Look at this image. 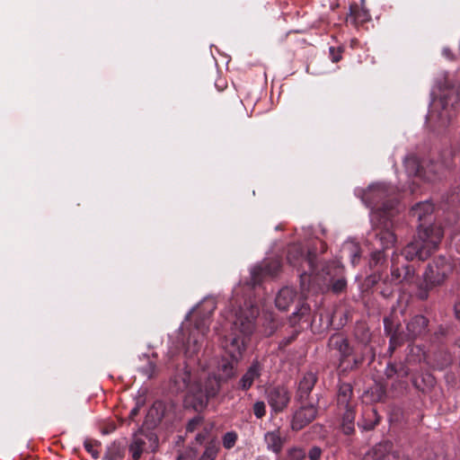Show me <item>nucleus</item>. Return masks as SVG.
Segmentation results:
<instances>
[{
	"label": "nucleus",
	"instance_id": "1",
	"mask_svg": "<svg viewBox=\"0 0 460 460\" xmlns=\"http://www.w3.org/2000/svg\"><path fill=\"white\" fill-rule=\"evenodd\" d=\"M435 206L429 200L416 203L409 211L411 221L417 223L419 240L404 246V259L420 261L427 260L440 243L444 232L434 224Z\"/></svg>",
	"mask_w": 460,
	"mask_h": 460
},
{
	"label": "nucleus",
	"instance_id": "2",
	"mask_svg": "<svg viewBox=\"0 0 460 460\" xmlns=\"http://www.w3.org/2000/svg\"><path fill=\"white\" fill-rule=\"evenodd\" d=\"M259 310L251 302L245 303L234 314L233 337L226 339L223 348L230 356L231 361L223 359L218 368L224 378L234 375V361H238L245 349L246 339L254 330V321Z\"/></svg>",
	"mask_w": 460,
	"mask_h": 460
},
{
	"label": "nucleus",
	"instance_id": "3",
	"mask_svg": "<svg viewBox=\"0 0 460 460\" xmlns=\"http://www.w3.org/2000/svg\"><path fill=\"white\" fill-rule=\"evenodd\" d=\"M175 391L187 390L184 404L187 408L195 411H202L208 404V400L215 397L220 387L219 380L216 376L208 375L205 372L199 376H192L190 370L185 367L184 371L173 377Z\"/></svg>",
	"mask_w": 460,
	"mask_h": 460
},
{
	"label": "nucleus",
	"instance_id": "4",
	"mask_svg": "<svg viewBox=\"0 0 460 460\" xmlns=\"http://www.w3.org/2000/svg\"><path fill=\"white\" fill-rule=\"evenodd\" d=\"M453 154L447 152L436 160L435 155L431 150L418 149L417 152L410 154L404 159V171L409 177H413L412 183L409 185V190L414 193L419 181H431L437 179L442 173L445 168L450 165Z\"/></svg>",
	"mask_w": 460,
	"mask_h": 460
},
{
	"label": "nucleus",
	"instance_id": "5",
	"mask_svg": "<svg viewBox=\"0 0 460 460\" xmlns=\"http://www.w3.org/2000/svg\"><path fill=\"white\" fill-rule=\"evenodd\" d=\"M364 204L371 208L370 220L375 226H384L388 227V221L394 215V205L393 202H384L382 208L376 206L388 196V190L384 184H372L367 190H357Z\"/></svg>",
	"mask_w": 460,
	"mask_h": 460
},
{
	"label": "nucleus",
	"instance_id": "6",
	"mask_svg": "<svg viewBox=\"0 0 460 460\" xmlns=\"http://www.w3.org/2000/svg\"><path fill=\"white\" fill-rule=\"evenodd\" d=\"M452 270V263L447 257H435L429 263L423 275V280L417 285L416 296L421 300L427 299L429 292L434 288L441 286Z\"/></svg>",
	"mask_w": 460,
	"mask_h": 460
},
{
	"label": "nucleus",
	"instance_id": "7",
	"mask_svg": "<svg viewBox=\"0 0 460 460\" xmlns=\"http://www.w3.org/2000/svg\"><path fill=\"white\" fill-rule=\"evenodd\" d=\"M215 308L216 305L214 300L205 299L196 309H194L195 311L204 310L205 313L201 319L196 323L194 330L190 334L185 347V355L187 358H192L198 355L201 348L202 338L208 329V321Z\"/></svg>",
	"mask_w": 460,
	"mask_h": 460
},
{
	"label": "nucleus",
	"instance_id": "8",
	"mask_svg": "<svg viewBox=\"0 0 460 460\" xmlns=\"http://www.w3.org/2000/svg\"><path fill=\"white\" fill-rule=\"evenodd\" d=\"M268 402L274 412L283 411L290 402V394L285 386L271 387L268 391Z\"/></svg>",
	"mask_w": 460,
	"mask_h": 460
},
{
	"label": "nucleus",
	"instance_id": "9",
	"mask_svg": "<svg viewBox=\"0 0 460 460\" xmlns=\"http://www.w3.org/2000/svg\"><path fill=\"white\" fill-rule=\"evenodd\" d=\"M363 460H401L399 453L393 450L389 442L375 445L364 455Z\"/></svg>",
	"mask_w": 460,
	"mask_h": 460
},
{
	"label": "nucleus",
	"instance_id": "10",
	"mask_svg": "<svg viewBox=\"0 0 460 460\" xmlns=\"http://www.w3.org/2000/svg\"><path fill=\"white\" fill-rule=\"evenodd\" d=\"M316 409L313 404L302 405L293 415L291 429L300 430L314 420Z\"/></svg>",
	"mask_w": 460,
	"mask_h": 460
},
{
	"label": "nucleus",
	"instance_id": "11",
	"mask_svg": "<svg viewBox=\"0 0 460 460\" xmlns=\"http://www.w3.org/2000/svg\"><path fill=\"white\" fill-rule=\"evenodd\" d=\"M280 268V262L278 259L270 261H264L261 265L252 268L251 270L252 284L253 286L259 284L263 276H274Z\"/></svg>",
	"mask_w": 460,
	"mask_h": 460
},
{
	"label": "nucleus",
	"instance_id": "12",
	"mask_svg": "<svg viewBox=\"0 0 460 460\" xmlns=\"http://www.w3.org/2000/svg\"><path fill=\"white\" fill-rule=\"evenodd\" d=\"M429 320L423 315L413 316L407 323V337L416 339L423 337L428 331Z\"/></svg>",
	"mask_w": 460,
	"mask_h": 460
},
{
	"label": "nucleus",
	"instance_id": "13",
	"mask_svg": "<svg viewBox=\"0 0 460 460\" xmlns=\"http://www.w3.org/2000/svg\"><path fill=\"white\" fill-rule=\"evenodd\" d=\"M264 442L267 449L278 456L283 449L286 443V437L277 429L264 434Z\"/></svg>",
	"mask_w": 460,
	"mask_h": 460
},
{
	"label": "nucleus",
	"instance_id": "14",
	"mask_svg": "<svg viewBox=\"0 0 460 460\" xmlns=\"http://www.w3.org/2000/svg\"><path fill=\"white\" fill-rule=\"evenodd\" d=\"M296 298V290L290 287H284L279 289L275 297L276 307L280 311L288 310V308L295 302Z\"/></svg>",
	"mask_w": 460,
	"mask_h": 460
},
{
	"label": "nucleus",
	"instance_id": "15",
	"mask_svg": "<svg viewBox=\"0 0 460 460\" xmlns=\"http://www.w3.org/2000/svg\"><path fill=\"white\" fill-rule=\"evenodd\" d=\"M316 376L313 372L306 373L303 378L300 380L298 384V389H297V399L299 401H304L307 399L309 396L312 389L314 388L315 383H316Z\"/></svg>",
	"mask_w": 460,
	"mask_h": 460
},
{
	"label": "nucleus",
	"instance_id": "16",
	"mask_svg": "<svg viewBox=\"0 0 460 460\" xmlns=\"http://www.w3.org/2000/svg\"><path fill=\"white\" fill-rule=\"evenodd\" d=\"M260 364L258 362H253L246 373L242 376L240 380V387L243 390L249 389L252 385L253 382L260 376Z\"/></svg>",
	"mask_w": 460,
	"mask_h": 460
},
{
	"label": "nucleus",
	"instance_id": "17",
	"mask_svg": "<svg viewBox=\"0 0 460 460\" xmlns=\"http://www.w3.org/2000/svg\"><path fill=\"white\" fill-rule=\"evenodd\" d=\"M456 208H460V184L450 190L440 205V208L443 210H450Z\"/></svg>",
	"mask_w": 460,
	"mask_h": 460
},
{
	"label": "nucleus",
	"instance_id": "18",
	"mask_svg": "<svg viewBox=\"0 0 460 460\" xmlns=\"http://www.w3.org/2000/svg\"><path fill=\"white\" fill-rule=\"evenodd\" d=\"M379 416L375 408H367L363 413V419L358 422V426L364 430H371L379 422Z\"/></svg>",
	"mask_w": 460,
	"mask_h": 460
},
{
	"label": "nucleus",
	"instance_id": "19",
	"mask_svg": "<svg viewBox=\"0 0 460 460\" xmlns=\"http://www.w3.org/2000/svg\"><path fill=\"white\" fill-rule=\"evenodd\" d=\"M452 361V355L444 349H439L433 353V364L434 367L438 369H444L445 367H448Z\"/></svg>",
	"mask_w": 460,
	"mask_h": 460
},
{
	"label": "nucleus",
	"instance_id": "20",
	"mask_svg": "<svg viewBox=\"0 0 460 460\" xmlns=\"http://www.w3.org/2000/svg\"><path fill=\"white\" fill-rule=\"evenodd\" d=\"M352 395V387L349 384H342L340 385L338 392V404L342 408L352 407L349 404V400Z\"/></svg>",
	"mask_w": 460,
	"mask_h": 460
},
{
	"label": "nucleus",
	"instance_id": "21",
	"mask_svg": "<svg viewBox=\"0 0 460 460\" xmlns=\"http://www.w3.org/2000/svg\"><path fill=\"white\" fill-rule=\"evenodd\" d=\"M330 345L339 350L342 358L348 357L350 354L351 349L348 341L342 336H332L330 340Z\"/></svg>",
	"mask_w": 460,
	"mask_h": 460
},
{
	"label": "nucleus",
	"instance_id": "22",
	"mask_svg": "<svg viewBox=\"0 0 460 460\" xmlns=\"http://www.w3.org/2000/svg\"><path fill=\"white\" fill-rule=\"evenodd\" d=\"M343 409L345 410V411L342 417V430L346 435H350L354 432V411L352 407Z\"/></svg>",
	"mask_w": 460,
	"mask_h": 460
},
{
	"label": "nucleus",
	"instance_id": "23",
	"mask_svg": "<svg viewBox=\"0 0 460 460\" xmlns=\"http://www.w3.org/2000/svg\"><path fill=\"white\" fill-rule=\"evenodd\" d=\"M165 406L162 402H155L147 413V418L152 419L154 424L161 421L164 416Z\"/></svg>",
	"mask_w": 460,
	"mask_h": 460
},
{
	"label": "nucleus",
	"instance_id": "24",
	"mask_svg": "<svg viewBox=\"0 0 460 460\" xmlns=\"http://www.w3.org/2000/svg\"><path fill=\"white\" fill-rule=\"evenodd\" d=\"M301 257L303 261H306L310 266L313 265V261L310 254L307 257L304 258L303 252L301 248L297 245L292 246L288 252V260L293 265H296V260Z\"/></svg>",
	"mask_w": 460,
	"mask_h": 460
},
{
	"label": "nucleus",
	"instance_id": "25",
	"mask_svg": "<svg viewBox=\"0 0 460 460\" xmlns=\"http://www.w3.org/2000/svg\"><path fill=\"white\" fill-rule=\"evenodd\" d=\"M145 439L142 437L135 436L130 446H129V452L132 456V458L134 460H137L140 458L144 447H145Z\"/></svg>",
	"mask_w": 460,
	"mask_h": 460
},
{
	"label": "nucleus",
	"instance_id": "26",
	"mask_svg": "<svg viewBox=\"0 0 460 460\" xmlns=\"http://www.w3.org/2000/svg\"><path fill=\"white\" fill-rule=\"evenodd\" d=\"M453 334V328L439 326L431 337L432 342L442 343Z\"/></svg>",
	"mask_w": 460,
	"mask_h": 460
},
{
	"label": "nucleus",
	"instance_id": "27",
	"mask_svg": "<svg viewBox=\"0 0 460 460\" xmlns=\"http://www.w3.org/2000/svg\"><path fill=\"white\" fill-rule=\"evenodd\" d=\"M350 14L354 17L355 22L358 23H364L370 19V14L365 8L350 7Z\"/></svg>",
	"mask_w": 460,
	"mask_h": 460
},
{
	"label": "nucleus",
	"instance_id": "28",
	"mask_svg": "<svg viewBox=\"0 0 460 460\" xmlns=\"http://www.w3.org/2000/svg\"><path fill=\"white\" fill-rule=\"evenodd\" d=\"M310 311V308L308 305L302 304L299 308H297L296 311H295L290 317L289 321L292 325H295L301 317L306 315Z\"/></svg>",
	"mask_w": 460,
	"mask_h": 460
},
{
	"label": "nucleus",
	"instance_id": "29",
	"mask_svg": "<svg viewBox=\"0 0 460 460\" xmlns=\"http://www.w3.org/2000/svg\"><path fill=\"white\" fill-rule=\"evenodd\" d=\"M343 250L349 252V256H350V259H351V262H352L353 265H355L358 261V259H359V253H358V246L354 243L349 242V243H347L344 245Z\"/></svg>",
	"mask_w": 460,
	"mask_h": 460
},
{
	"label": "nucleus",
	"instance_id": "30",
	"mask_svg": "<svg viewBox=\"0 0 460 460\" xmlns=\"http://www.w3.org/2000/svg\"><path fill=\"white\" fill-rule=\"evenodd\" d=\"M306 453L301 447H292L288 452V457L289 460H304Z\"/></svg>",
	"mask_w": 460,
	"mask_h": 460
},
{
	"label": "nucleus",
	"instance_id": "31",
	"mask_svg": "<svg viewBox=\"0 0 460 460\" xmlns=\"http://www.w3.org/2000/svg\"><path fill=\"white\" fill-rule=\"evenodd\" d=\"M236 439H237L236 433H234V432H227L223 437V446L226 448L230 449V448H232L234 446V444L236 442Z\"/></svg>",
	"mask_w": 460,
	"mask_h": 460
},
{
	"label": "nucleus",
	"instance_id": "32",
	"mask_svg": "<svg viewBox=\"0 0 460 460\" xmlns=\"http://www.w3.org/2000/svg\"><path fill=\"white\" fill-rule=\"evenodd\" d=\"M217 454V448L216 446H208L206 447L202 456L199 460H214Z\"/></svg>",
	"mask_w": 460,
	"mask_h": 460
},
{
	"label": "nucleus",
	"instance_id": "33",
	"mask_svg": "<svg viewBox=\"0 0 460 460\" xmlns=\"http://www.w3.org/2000/svg\"><path fill=\"white\" fill-rule=\"evenodd\" d=\"M425 460H448L443 448H439L436 452L429 453Z\"/></svg>",
	"mask_w": 460,
	"mask_h": 460
},
{
	"label": "nucleus",
	"instance_id": "34",
	"mask_svg": "<svg viewBox=\"0 0 460 460\" xmlns=\"http://www.w3.org/2000/svg\"><path fill=\"white\" fill-rule=\"evenodd\" d=\"M346 286H347V282H346L345 279L340 278L332 283V290L334 293H340L345 289Z\"/></svg>",
	"mask_w": 460,
	"mask_h": 460
},
{
	"label": "nucleus",
	"instance_id": "35",
	"mask_svg": "<svg viewBox=\"0 0 460 460\" xmlns=\"http://www.w3.org/2000/svg\"><path fill=\"white\" fill-rule=\"evenodd\" d=\"M253 412H254V415L258 419L262 418L265 415V412H266L265 403L263 402H261V401L260 402H256L253 404Z\"/></svg>",
	"mask_w": 460,
	"mask_h": 460
},
{
	"label": "nucleus",
	"instance_id": "36",
	"mask_svg": "<svg viewBox=\"0 0 460 460\" xmlns=\"http://www.w3.org/2000/svg\"><path fill=\"white\" fill-rule=\"evenodd\" d=\"M142 373L146 376L148 378H151L155 376L156 372V366L154 362H148L146 367L141 369Z\"/></svg>",
	"mask_w": 460,
	"mask_h": 460
},
{
	"label": "nucleus",
	"instance_id": "37",
	"mask_svg": "<svg viewBox=\"0 0 460 460\" xmlns=\"http://www.w3.org/2000/svg\"><path fill=\"white\" fill-rule=\"evenodd\" d=\"M414 274H415V269L413 266H411V265L404 266V277H403L404 283L411 281V279L413 278Z\"/></svg>",
	"mask_w": 460,
	"mask_h": 460
},
{
	"label": "nucleus",
	"instance_id": "38",
	"mask_svg": "<svg viewBox=\"0 0 460 460\" xmlns=\"http://www.w3.org/2000/svg\"><path fill=\"white\" fill-rule=\"evenodd\" d=\"M322 454V450L318 447H314L310 449L308 456L311 460H319Z\"/></svg>",
	"mask_w": 460,
	"mask_h": 460
},
{
	"label": "nucleus",
	"instance_id": "39",
	"mask_svg": "<svg viewBox=\"0 0 460 460\" xmlns=\"http://www.w3.org/2000/svg\"><path fill=\"white\" fill-rule=\"evenodd\" d=\"M329 51H330V55H331V58H332V62H338L341 60V56L340 49H336L335 48L331 47Z\"/></svg>",
	"mask_w": 460,
	"mask_h": 460
},
{
	"label": "nucleus",
	"instance_id": "40",
	"mask_svg": "<svg viewBox=\"0 0 460 460\" xmlns=\"http://www.w3.org/2000/svg\"><path fill=\"white\" fill-rule=\"evenodd\" d=\"M398 345H400V339L393 335L390 339L389 351H394Z\"/></svg>",
	"mask_w": 460,
	"mask_h": 460
},
{
	"label": "nucleus",
	"instance_id": "41",
	"mask_svg": "<svg viewBox=\"0 0 460 460\" xmlns=\"http://www.w3.org/2000/svg\"><path fill=\"white\" fill-rule=\"evenodd\" d=\"M201 422V419L200 418H194L192 419L191 420H190L188 426H187V430L188 431H193L196 428L197 425H199V423Z\"/></svg>",
	"mask_w": 460,
	"mask_h": 460
},
{
	"label": "nucleus",
	"instance_id": "42",
	"mask_svg": "<svg viewBox=\"0 0 460 460\" xmlns=\"http://www.w3.org/2000/svg\"><path fill=\"white\" fill-rule=\"evenodd\" d=\"M416 349L418 350L417 357H418L419 360H421V358L427 359L429 357V355L426 354V352L423 350V349L420 348V345L416 346Z\"/></svg>",
	"mask_w": 460,
	"mask_h": 460
},
{
	"label": "nucleus",
	"instance_id": "43",
	"mask_svg": "<svg viewBox=\"0 0 460 460\" xmlns=\"http://www.w3.org/2000/svg\"><path fill=\"white\" fill-rule=\"evenodd\" d=\"M396 373V368L394 367V365L393 364H390L387 366L386 367V370H385V374L388 377H392L394 376V375H395Z\"/></svg>",
	"mask_w": 460,
	"mask_h": 460
},
{
	"label": "nucleus",
	"instance_id": "44",
	"mask_svg": "<svg viewBox=\"0 0 460 460\" xmlns=\"http://www.w3.org/2000/svg\"><path fill=\"white\" fill-rule=\"evenodd\" d=\"M455 313L456 317L460 320V297L455 304Z\"/></svg>",
	"mask_w": 460,
	"mask_h": 460
},
{
	"label": "nucleus",
	"instance_id": "45",
	"mask_svg": "<svg viewBox=\"0 0 460 460\" xmlns=\"http://www.w3.org/2000/svg\"><path fill=\"white\" fill-rule=\"evenodd\" d=\"M400 276H401V274H400V270L399 269L393 270V271H392V278H393V279L397 280V279H400Z\"/></svg>",
	"mask_w": 460,
	"mask_h": 460
},
{
	"label": "nucleus",
	"instance_id": "46",
	"mask_svg": "<svg viewBox=\"0 0 460 460\" xmlns=\"http://www.w3.org/2000/svg\"><path fill=\"white\" fill-rule=\"evenodd\" d=\"M453 148L455 151L460 152V136L455 140Z\"/></svg>",
	"mask_w": 460,
	"mask_h": 460
},
{
	"label": "nucleus",
	"instance_id": "47",
	"mask_svg": "<svg viewBox=\"0 0 460 460\" xmlns=\"http://www.w3.org/2000/svg\"><path fill=\"white\" fill-rule=\"evenodd\" d=\"M84 447H85V449H86L89 453L93 454V446L91 445V443H90V442H85V443H84Z\"/></svg>",
	"mask_w": 460,
	"mask_h": 460
},
{
	"label": "nucleus",
	"instance_id": "48",
	"mask_svg": "<svg viewBox=\"0 0 460 460\" xmlns=\"http://www.w3.org/2000/svg\"><path fill=\"white\" fill-rule=\"evenodd\" d=\"M138 411H139L138 406H136L135 408H133L130 411V418H133L134 416H136L138 413Z\"/></svg>",
	"mask_w": 460,
	"mask_h": 460
},
{
	"label": "nucleus",
	"instance_id": "49",
	"mask_svg": "<svg viewBox=\"0 0 460 460\" xmlns=\"http://www.w3.org/2000/svg\"><path fill=\"white\" fill-rule=\"evenodd\" d=\"M387 322H388V320H387V319H385V328H387Z\"/></svg>",
	"mask_w": 460,
	"mask_h": 460
},
{
	"label": "nucleus",
	"instance_id": "50",
	"mask_svg": "<svg viewBox=\"0 0 460 460\" xmlns=\"http://www.w3.org/2000/svg\"><path fill=\"white\" fill-rule=\"evenodd\" d=\"M387 234H388L391 238H393V235L391 234V233H387Z\"/></svg>",
	"mask_w": 460,
	"mask_h": 460
},
{
	"label": "nucleus",
	"instance_id": "51",
	"mask_svg": "<svg viewBox=\"0 0 460 460\" xmlns=\"http://www.w3.org/2000/svg\"><path fill=\"white\" fill-rule=\"evenodd\" d=\"M411 352H414V349L413 348H411Z\"/></svg>",
	"mask_w": 460,
	"mask_h": 460
},
{
	"label": "nucleus",
	"instance_id": "52",
	"mask_svg": "<svg viewBox=\"0 0 460 460\" xmlns=\"http://www.w3.org/2000/svg\"><path fill=\"white\" fill-rule=\"evenodd\" d=\"M365 0H361V2L363 3Z\"/></svg>",
	"mask_w": 460,
	"mask_h": 460
},
{
	"label": "nucleus",
	"instance_id": "53",
	"mask_svg": "<svg viewBox=\"0 0 460 460\" xmlns=\"http://www.w3.org/2000/svg\"><path fill=\"white\" fill-rule=\"evenodd\" d=\"M180 460V459H179Z\"/></svg>",
	"mask_w": 460,
	"mask_h": 460
}]
</instances>
